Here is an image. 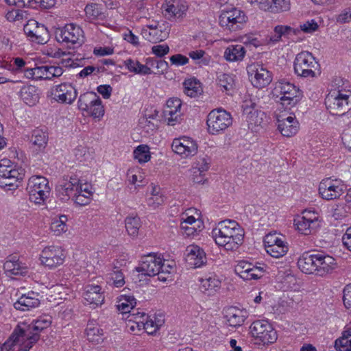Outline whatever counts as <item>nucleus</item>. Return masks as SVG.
Segmentation results:
<instances>
[{
  "instance_id": "nucleus-52",
  "label": "nucleus",
  "mask_w": 351,
  "mask_h": 351,
  "mask_svg": "<svg viewBox=\"0 0 351 351\" xmlns=\"http://www.w3.org/2000/svg\"><path fill=\"white\" fill-rule=\"evenodd\" d=\"M147 320L145 321L142 330H145L147 334L152 335L156 332L164 324V319L156 317L147 316Z\"/></svg>"
},
{
  "instance_id": "nucleus-13",
  "label": "nucleus",
  "mask_w": 351,
  "mask_h": 351,
  "mask_svg": "<svg viewBox=\"0 0 351 351\" xmlns=\"http://www.w3.org/2000/svg\"><path fill=\"white\" fill-rule=\"evenodd\" d=\"M56 39L69 47L75 45L80 46L84 42V33L80 26L69 23L56 32Z\"/></svg>"
},
{
  "instance_id": "nucleus-37",
  "label": "nucleus",
  "mask_w": 351,
  "mask_h": 351,
  "mask_svg": "<svg viewBox=\"0 0 351 351\" xmlns=\"http://www.w3.org/2000/svg\"><path fill=\"white\" fill-rule=\"evenodd\" d=\"M77 191L72 198L74 202L79 206L89 204L94 193L92 186L88 184H81Z\"/></svg>"
},
{
  "instance_id": "nucleus-42",
  "label": "nucleus",
  "mask_w": 351,
  "mask_h": 351,
  "mask_svg": "<svg viewBox=\"0 0 351 351\" xmlns=\"http://www.w3.org/2000/svg\"><path fill=\"white\" fill-rule=\"evenodd\" d=\"M85 334L87 339L94 343L98 344L104 339V332L95 321H89L87 324Z\"/></svg>"
},
{
  "instance_id": "nucleus-36",
  "label": "nucleus",
  "mask_w": 351,
  "mask_h": 351,
  "mask_svg": "<svg viewBox=\"0 0 351 351\" xmlns=\"http://www.w3.org/2000/svg\"><path fill=\"white\" fill-rule=\"evenodd\" d=\"M317 254L304 253L298 261L299 269L305 274L316 273Z\"/></svg>"
},
{
  "instance_id": "nucleus-26",
  "label": "nucleus",
  "mask_w": 351,
  "mask_h": 351,
  "mask_svg": "<svg viewBox=\"0 0 351 351\" xmlns=\"http://www.w3.org/2000/svg\"><path fill=\"white\" fill-rule=\"evenodd\" d=\"M185 261L192 268H198L206 263V256L204 250L196 245L187 246L185 250Z\"/></svg>"
},
{
  "instance_id": "nucleus-3",
  "label": "nucleus",
  "mask_w": 351,
  "mask_h": 351,
  "mask_svg": "<svg viewBox=\"0 0 351 351\" xmlns=\"http://www.w3.org/2000/svg\"><path fill=\"white\" fill-rule=\"evenodd\" d=\"M250 333L258 345L272 344L278 339L276 330L267 320L265 319L253 322L250 326Z\"/></svg>"
},
{
  "instance_id": "nucleus-5",
  "label": "nucleus",
  "mask_w": 351,
  "mask_h": 351,
  "mask_svg": "<svg viewBox=\"0 0 351 351\" xmlns=\"http://www.w3.org/2000/svg\"><path fill=\"white\" fill-rule=\"evenodd\" d=\"M325 105L332 115L341 116L351 109V90H338L329 93Z\"/></svg>"
},
{
  "instance_id": "nucleus-57",
  "label": "nucleus",
  "mask_w": 351,
  "mask_h": 351,
  "mask_svg": "<svg viewBox=\"0 0 351 351\" xmlns=\"http://www.w3.org/2000/svg\"><path fill=\"white\" fill-rule=\"evenodd\" d=\"M210 160L206 157H198L194 162L192 167V173H204L209 169Z\"/></svg>"
},
{
  "instance_id": "nucleus-24",
  "label": "nucleus",
  "mask_w": 351,
  "mask_h": 351,
  "mask_svg": "<svg viewBox=\"0 0 351 351\" xmlns=\"http://www.w3.org/2000/svg\"><path fill=\"white\" fill-rule=\"evenodd\" d=\"M181 107L182 101L178 98H170L167 101L164 116L169 125L173 126L181 121Z\"/></svg>"
},
{
  "instance_id": "nucleus-54",
  "label": "nucleus",
  "mask_w": 351,
  "mask_h": 351,
  "mask_svg": "<svg viewBox=\"0 0 351 351\" xmlns=\"http://www.w3.org/2000/svg\"><path fill=\"white\" fill-rule=\"evenodd\" d=\"M128 182L134 186L135 189L146 184L144 176L139 169H130L127 173Z\"/></svg>"
},
{
  "instance_id": "nucleus-19",
  "label": "nucleus",
  "mask_w": 351,
  "mask_h": 351,
  "mask_svg": "<svg viewBox=\"0 0 351 351\" xmlns=\"http://www.w3.org/2000/svg\"><path fill=\"white\" fill-rule=\"evenodd\" d=\"M48 96L58 103L71 104L75 100L77 92L71 84L64 82L51 87Z\"/></svg>"
},
{
  "instance_id": "nucleus-43",
  "label": "nucleus",
  "mask_w": 351,
  "mask_h": 351,
  "mask_svg": "<svg viewBox=\"0 0 351 351\" xmlns=\"http://www.w3.org/2000/svg\"><path fill=\"white\" fill-rule=\"evenodd\" d=\"M246 53L245 47L241 45H230L225 50L223 56L228 62L241 61Z\"/></svg>"
},
{
  "instance_id": "nucleus-28",
  "label": "nucleus",
  "mask_w": 351,
  "mask_h": 351,
  "mask_svg": "<svg viewBox=\"0 0 351 351\" xmlns=\"http://www.w3.org/2000/svg\"><path fill=\"white\" fill-rule=\"evenodd\" d=\"M234 270L236 274L244 280L258 279L263 274V268L245 261H239L235 266Z\"/></svg>"
},
{
  "instance_id": "nucleus-4",
  "label": "nucleus",
  "mask_w": 351,
  "mask_h": 351,
  "mask_svg": "<svg viewBox=\"0 0 351 351\" xmlns=\"http://www.w3.org/2000/svg\"><path fill=\"white\" fill-rule=\"evenodd\" d=\"M26 190L29 200L35 204L41 205L49 196L51 188L46 178L33 176L29 178Z\"/></svg>"
},
{
  "instance_id": "nucleus-29",
  "label": "nucleus",
  "mask_w": 351,
  "mask_h": 351,
  "mask_svg": "<svg viewBox=\"0 0 351 351\" xmlns=\"http://www.w3.org/2000/svg\"><path fill=\"white\" fill-rule=\"evenodd\" d=\"M187 8L185 0H165L162 5L165 16L169 19L182 17Z\"/></svg>"
},
{
  "instance_id": "nucleus-61",
  "label": "nucleus",
  "mask_w": 351,
  "mask_h": 351,
  "mask_svg": "<svg viewBox=\"0 0 351 351\" xmlns=\"http://www.w3.org/2000/svg\"><path fill=\"white\" fill-rule=\"evenodd\" d=\"M292 30L291 27L287 25L276 26L274 30V35L271 36L269 40L272 43H277L280 40L283 35L289 34Z\"/></svg>"
},
{
  "instance_id": "nucleus-16",
  "label": "nucleus",
  "mask_w": 351,
  "mask_h": 351,
  "mask_svg": "<svg viewBox=\"0 0 351 351\" xmlns=\"http://www.w3.org/2000/svg\"><path fill=\"white\" fill-rule=\"evenodd\" d=\"M169 32L170 27L167 23L154 22L144 26L141 29V35L149 42L156 43L167 39Z\"/></svg>"
},
{
  "instance_id": "nucleus-14",
  "label": "nucleus",
  "mask_w": 351,
  "mask_h": 351,
  "mask_svg": "<svg viewBox=\"0 0 351 351\" xmlns=\"http://www.w3.org/2000/svg\"><path fill=\"white\" fill-rule=\"evenodd\" d=\"M66 258V252L60 245L46 246L40 254V261L43 265L49 269H55L62 265Z\"/></svg>"
},
{
  "instance_id": "nucleus-60",
  "label": "nucleus",
  "mask_w": 351,
  "mask_h": 351,
  "mask_svg": "<svg viewBox=\"0 0 351 351\" xmlns=\"http://www.w3.org/2000/svg\"><path fill=\"white\" fill-rule=\"evenodd\" d=\"M160 273L157 274L158 279L160 281L165 282L168 280L170 277V274L173 271V265L162 258V263L160 264Z\"/></svg>"
},
{
  "instance_id": "nucleus-64",
  "label": "nucleus",
  "mask_w": 351,
  "mask_h": 351,
  "mask_svg": "<svg viewBox=\"0 0 351 351\" xmlns=\"http://www.w3.org/2000/svg\"><path fill=\"white\" fill-rule=\"evenodd\" d=\"M27 62L26 61H25V60H23L21 58L16 57V58H14L12 59V65L14 67L13 69L16 72H18V73L23 72L24 73L25 77V71L27 69H32V68L27 67Z\"/></svg>"
},
{
  "instance_id": "nucleus-1",
  "label": "nucleus",
  "mask_w": 351,
  "mask_h": 351,
  "mask_svg": "<svg viewBox=\"0 0 351 351\" xmlns=\"http://www.w3.org/2000/svg\"><path fill=\"white\" fill-rule=\"evenodd\" d=\"M212 236L218 246L234 251L243 243L244 232L236 221L228 219L218 223Z\"/></svg>"
},
{
  "instance_id": "nucleus-38",
  "label": "nucleus",
  "mask_w": 351,
  "mask_h": 351,
  "mask_svg": "<svg viewBox=\"0 0 351 351\" xmlns=\"http://www.w3.org/2000/svg\"><path fill=\"white\" fill-rule=\"evenodd\" d=\"M289 0H263L261 2V10L273 13L286 12L290 10Z\"/></svg>"
},
{
  "instance_id": "nucleus-45",
  "label": "nucleus",
  "mask_w": 351,
  "mask_h": 351,
  "mask_svg": "<svg viewBox=\"0 0 351 351\" xmlns=\"http://www.w3.org/2000/svg\"><path fill=\"white\" fill-rule=\"evenodd\" d=\"M136 304L132 295L121 294L117 298V308L122 313H130Z\"/></svg>"
},
{
  "instance_id": "nucleus-6",
  "label": "nucleus",
  "mask_w": 351,
  "mask_h": 351,
  "mask_svg": "<svg viewBox=\"0 0 351 351\" xmlns=\"http://www.w3.org/2000/svg\"><path fill=\"white\" fill-rule=\"evenodd\" d=\"M77 106L80 110L94 119H100L105 113L102 101L94 92H86L82 94L78 99Z\"/></svg>"
},
{
  "instance_id": "nucleus-59",
  "label": "nucleus",
  "mask_w": 351,
  "mask_h": 351,
  "mask_svg": "<svg viewBox=\"0 0 351 351\" xmlns=\"http://www.w3.org/2000/svg\"><path fill=\"white\" fill-rule=\"evenodd\" d=\"M86 16L89 21L97 20L102 14L99 4H88L84 9Z\"/></svg>"
},
{
  "instance_id": "nucleus-44",
  "label": "nucleus",
  "mask_w": 351,
  "mask_h": 351,
  "mask_svg": "<svg viewBox=\"0 0 351 351\" xmlns=\"http://www.w3.org/2000/svg\"><path fill=\"white\" fill-rule=\"evenodd\" d=\"M147 316L143 312H137L130 313L128 316V326L130 330L135 333L142 330L145 321L147 320Z\"/></svg>"
},
{
  "instance_id": "nucleus-23",
  "label": "nucleus",
  "mask_w": 351,
  "mask_h": 351,
  "mask_svg": "<svg viewBox=\"0 0 351 351\" xmlns=\"http://www.w3.org/2000/svg\"><path fill=\"white\" fill-rule=\"evenodd\" d=\"M276 119L278 129L282 136L291 137L298 132L300 125L294 114H276Z\"/></svg>"
},
{
  "instance_id": "nucleus-31",
  "label": "nucleus",
  "mask_w": 351,
  "mask_h": 351,
  "mask_svg": "<svg viewBox=\"0 0 351 351\" xmlns=\"http://www.w3.org/2000/svg\"><path fill=\"white\" fill-rule=\"evenodd\" d=\"M316 274L323 276L332 273L337 267V263L332 256L324 253H317Z\"/></svg>"
},
{
  "instance_id": "nucleus-25",
  "label": "nucleus",
  "mask_w": 351,
  "mask_h": 351,
  "mask_svg": "<svg viewBox=\"0 0 351 351\" xmlns=\"http://www.w3.org/2000/svg\"><path fill=\"white\" fill-rule=\"evenodd\" d=\"M189 209L186 213H184L181 217L180 228L184 235L187 237L194 236L198 231H200L203 227V222L199 218L193 215H189L192 213Z\"/></svg>"
},
{
  "instance_id": "nucleus-48",
  "label": "nucleus",
  "mask_w": 351,
  "mask_h": 351,
  "mask_svg": "<svg viewBox=\"0 0 351 351\" xmlns=\"http://www.w3.org/2000/svg\"><path fill=\"white\" fill-rule=\"evenodd\" d=\"M217 84L222 91L230 94L235 87V80L232 75L221 73L217 77Z\"/></svg>"
},
{
  "instance_id": "nucleus-55",
  "label": "nucleus",
  "mask_w": 351,
  "mask_h": 351,
  "mask_svg": "<svg viewBox=\"0 0 351 351\" xmlns=\"http://www.w3.org/2000/svg\"><path fill=\"white\" fill-rule=\"evenodd\" d=\"M31 141L39 149H43L47 144V134L41 129H36L32 132Z\"/></svg>"
},
{
  "instance_id": "nucleus-40",
  "label": "nucleus",
  "mask_w": 351,
  "mask_h": 351,
  "mask_svg": "<svg viewBox=\"0 0 351 351\" xmlns=\"http://www.w3.org/2000/svg\"><path fill=\"white\" fill-rule=\"evenodd\" d=\"M121 266V264L119 261H114L112 265H110V271L108 274V283L117 288L123 287L125 284L123 274L121 270L119 269Z\"/></svg>"
},
{
  "instance_id": "nucleus-34",
  "label": "nucleus",
  "mask_w": 351,
  "mask_h": 351,
  "mask_svg": "<svg viewBox=\"0 0 351 351\" xmlns=\"http://www.w3.org/2000/svg\"><path fill=\"white\" fill-rule=\"evenodd\" d=\"M52 322L51 317L49 315H43L39 317L37 319L32 322V323L26 328H22L23 332L25 333L27 331L30 335H37L38 339H40V332L45 328L50 326Z\"/></svg>"
},
{
  "instance_id": "nucleus-10",
  "label": "nucleus",
  "mask_w": 351,
  "mask_h": 351,
  "mask_svg": "<svg viewBox=\"0 0 351 351\" xmlns=\"http://www.w3.org/2000/svg\"><path fill=\"white\" fill-rule=\"evenodd\" d=\"M232 123L231 114L222 109L213 110L207 116L208 131L212 135L223 132L232 125Z\"/></svg>"
},
{
  "instance_id": "nucleus-58",
  "label": "nucleus",
  "mask_w": 351,
  "mask_h": 351,
  "mask_svg": "<svg viewBox=\"0 0 351 351\" xmlns=\"http://www.w3.org/2000/svg\"><path fill=\"white\" fill-rule=\"evenodd\" d=\"M287 243L278 244L269 247L265 248L266 252L271 256L278 258L285 256L288 252Z\"/></svg>"
},
{
  "instance_id": "nucleus-8",
  "label": "nucleus",
  "mask_w": 351,
  "mask_h": 351,
  "mask_svg": "<svg viewBox=\"0 0 351 351\" xmlns=\"http://www.w3.org/2000/svg\"><path fill=\"white\" fill-rule=\"evenodd\" d=\"M247 17L245 14L237 8L223 10L219 18L221 27L230 32H237L241 29L246 23Z\"/></svg>"
},
{
  "instance_id": "nucleus-18",
  "label": "nucleus",
  "mask_w": 351,
  "mask_h": 351,
  "mask_svg": "<svg viewBox=\"0 0 351 351\" xmlns=\"http://www.w3.org/2000/svg\"><path fill=\"white\" fill-rule=\"evenodd\" d=\"M343 184L341 180L327 178L323 179L319 184V193L326 200L339 198L343 193Z\"/></svg>"
},
{
  "instance_id": "nucleus-22",
  "label": "nucleus",
  "mask_w": 351,
  "mask_h": 351,
  "mask_svg": "<svg viewBox=\"0 0 351 351\" xmlns=\"http://www.w3.org/2000/svg\"><path fill=\"white\" fill-rule=\"evenodd\" d=\"M172 150L183 158L195 156L197 152V144L191 138L181 136L175 138L171 144Z\"/></svg>"
},
{
  "instance_id": "nucleus-17",
  "label": "nucleus",
  "mask_w": 351,
  "mask_h": 351,
  "mask_svg": "<svg viewBox=\"0 0 351 351\" xmlns=\"http://www.w3.org/2000/svg\"><path fill=\"white\" fill-rule=\"evenodd\" d=\"M64 73L61 66L43 65L36 66L25 71V77L34 80H51L54 77H60Z\"/></svg>"
},
{
  "instance_id": "nucleus-41",
  "label": "nucleus",
  "mask_w": 351,
  "mask_h": 351,
  "mask_svg": "<svg viewBox=\"0 0 351 351\" xmlns=\"http://www.w3.org/2000/svg\"><path fill=\"white\" fill-rule=\"evenodd\" d=\"M37 91L38 90L34 86H24L20 90L19 96L25 104L29 106H33L39 101V95Z\"/></svg>"
},
{
  "instance_id": "nucleus-49",
  "label": "nucleus",
  "mask_w": 351,
  "mask_h": 351,
  "mask_svg": "<svg viewBox=\"0 0 351 351\" xmlns=\"http://www.w3.org/2000/svg\"><path fill=\"white\" fill-rule=\"evenodd\" d=\"M125 226L128 234L131 237H136L141 226V219L137 215L128 216L125 219Z\"/></svg>"
},
{
  "instance_id": "nucleus-11",
  "label": "nucleus",
  "mask_w": 351,
  "mask_h": 351,
  "mask_svg": "<svg viewBox=\"0 0 351 351\" xmlns=\"http://www.w3.org/2000/svg\"><path fill=\"white\" fill-rule=\"evenodd\" d=\"M319 64L313 55L308 51L298 53L294 60V71L298 75L304 77H314Z\"/></svg>"
},
{
  "instance_id": "nucleus-63",
  "label": "nucleus",
  "mask_w": 351,
  "mask_h": 351,
  "mask_svg": "<svg viewBox=\"0 0 351 351\" xmlns=\"http://www.w3.org/2000/svg\"><path fill=\"white\" fill-rule=\"evenodd\" d=\"M348 215L346 206L343 204L335 205L331 210V216L335 220H341Z\"/></svg>"
},
{
  "instance_id": "nucleus-47",
  "label": "nucleus",
  "mask_w": 351,
  "mask_h": 351,
  "mask_svg": "<svg viewBox=\"0 0 351 351\" xmlns=\"http://www.w3.org/2000/svg\"><path fill=\"white\" fill-rule=\"evenodd\" d=\"M124 66L132 73L138 75H149L152 73L151 69L145 64L140 63L138 60L132 58L124 61Z\"/></svg>"
},
{
  "instance_id": "nucleus-39",
  "label": "nucleus",
  "mask_w": 351,
  "mask_h": 351,
  "mask_svg": "<svg viewBox=\"0 0 351 351\" xmlns=\"http://www.w3.org/2000/svg\"><path fill=\"white\" fill-rule=\"evenodd\" d=\"M3 268L8 275L24 276L27 273V267L16 256L9 258L4 263Z\"/></svg>"
},
{
  "instance_id": "nucleus-9",
  "label": "nucleus",
  "mask_w": 351,
  "mask_h": 351,
  "mask_svg": "<svg viewBox=\"0 0 351 351\" xmlns=\"http://www.w3.org/2000/svg\"><path fill=\"white\" fill-rule=\"evenodd\" d=\"M38 341L37 335H32L28 331L25 333L19 326L9 339L3 344L1 343V351H11L16 344L20 345L22 350L28 351Z\"/></svg>"
},
{
  "instance_id": "nucleus-15",
  "label": "nucleus",
  "mask_w": 351,
  "mask_h": 351,
  "mask_svg": "<svg viewBox=\"0 0 351 351\" xmlns=\"http://www.w3.org/2000/svg\"><path fill=\"white\" fill-rule=\"evenodd\" d=\"M247 72L252 84L262 88L268 86L272 81V75L263 64L254 62L247 66Z\"/></svg>"
},
{
  "instance_id": "nucleus-7",
  "label": "nucleus",
  "mask_w": 351,
  "mask_h": 351,
  "mask_svg": "<svg viewBox=\"0 0 351 351\" xmlns=\"http://www.w3.org/2000/svg\"><path fill=\"white\" fill-rule=\"evenodd\" d=\"M321 221V217L318 212L306 209L294 219L293 224L300 234L311 235L320 227Z\"/></svg>"
},
{
  "instance_id": "nucleus-30",
  "label": "nucleus",
  "mask_w": 351,
  "mask_h": 351,
  "mask_svg": "<svg viewBox=\"0 0 351 351\" xmlns=\"http://www.w3.org/2000/svg\"><path fill=\"white\" fill-rule=\"evenodd\" d=\"M40 294L36 292L29 291L27 293L22 294V295L14 304V306L16 310L21 311H30L39 306Z\"/></svg>"
},
{
  "instance_id": "nucleus-51",
  "label": "nucleus",
  "mask_w": 351,
  "mask_h": 351,
  "mask_svg": "<svg viewBox=\"0 0 351 351\" xmlns=\"http://www.w3.org/2000/svg\"><path fill=\"white\" fill-rule=\"evenodd\" d=\"M335 348L337 351H351V329L343 331L335 340Z\"/></svg>"
},
{
  "instance_id": "nucleus-46",
  "label": "nucleus",
  "mask_w": 351,
  "mask_h": 351,
  "mask_svg": "<svg viewBox=\"0 0 351 351\" xmlns=\"http://www.w3.org/2000/svg\"><path fill=\"white\" fill-rule=\"evenodd\" d=\"M184 93L190 97H195L202 93L201 83L195 78H189L183 82Z\"/></svg>"
},
{
  "instance_id": "nucleus-62",
  "label": "nucleus",
  "mask_w": 351,
  "mask_h": 351,
  "mask_svg": "<svg viewBox=\"0 0 351 351\" xmlns=\"http://www.w3.org/2000/svg\"><path fill=\"white\" fill-rule=\"evenodd\" d=\"M264 245L265 247H269L274 245H277L278 244L287 243L285 241L282 239L281 235L278 234L277 233H269L264 238Z\"/></svg>"
},
{
  "instance_id": "nucleus-35",
  "label": "nucleus",
  "mask_w": 351,
  "mask_h": 351,
  "mask_svg": "<svg viewBox=\"0 0 351 351\" xmlns=\"http://www.w3.org/2000/svg\"><path fill=\"white\" fill-rule=\"evenodd\" d=\"M247 312L244 309L231 306L226 311V317L228 324L232 327L241 326L247 317Z\"/></svg>"
},
{
  "instance_id": "nucleus-21",
  "label": "nucleus",
  "mask_w": 351,
  "mask_h": 351,
  "mask_svg": "<svg viewBox=\"0 0 351 351\" xmlns=\"http://www.w3.org/2000/svg\"><path fill=\"white\" fill-rule=\"evenodd\" d=\"M23 30L32 42L38 44H45L50 38L47 28L36 20H29L24 25Z\"/></svg>"
},
{
  "instance_id": "nucleus-12",
  "label": "nucleus",
  "mask_w": 351,
  "mask_h": 351,
  "mask_svg": "<svg viewBox=\"0 0 351 351\" xmlns=\"http://www.w3.org/2000/svg\"><path fill=\"white\" fill-rule=\"evenodd\" d=\"M23 170L16 169L10 160H0V186H17L16 182L23 180Z\"/></svg>"
},
{
  "instance_id": "nucleus-53",
  "label": "nucleus",
  "mask_w": 351,
  "mask_h": 351,
  "mask_svg": "<svg viewBox=\"0 0 351 351\" xmlns=\"http://www.w3.org/2000/svg\"><path fill=\"white\" fill-rule=\"evenodd\" d=\"M68 218L66 215H62L58 218H55L51 223L50 228L56 235H60L67 231L66 222Z\"/></svg>"
},
{
  "instance_id": "nucleus-33",
  "label": "nucleus",
  "mask_w": 351,
  "mask_h": 351,
  "mask_svg": "<svg viewBox=\"0 0 351 351\" xmlns=\"http://www.w3.org/2000/svg\"><path fill=\"white\" fill-rule=\"evenodd\" d=\"M84 298L87 304L98 306L104 300V295L101 288L98 285H87L84 293Z\"/></svg>"
},
{
  "instance_id": "nucleus-56",
  "label": "nucleus",
  "mask_w": 351,
  "mask_h": 351,
  "mask_svg": "<svg viewBox=\"0 0 351 351\" xmlns=\"http://www.w3.org/2000/svg\"><path fill=\"white\" fill-rule=\"evenodd\" d=\"M134 157L140 163H144L150 160L149 148L147 145H141L134 151Z\"/></svg>"
},
{
  "instance_id": "nucleus-27",
  "label": "nucleus",
  "mask_w": 351,
  "mask_h": 351,
  "mask_svg": "<svg viewBox=\"0 0 351 351\" xmlns=\"http://www.w3.org/2000/svg\"><path fill=\"white\" fill-rule=\"evenodd\" d=\"M162 258L155 254H149L143 258V261L137 268V271L149 276H154L160 273V264Z\"/></svg>"
},
{
  "instance_id": "nucleus-20",
  "label": "nucleus",
  "mask_w": 351,
  "mask_h": 351,
  "mask_svg": "<svg viewBox=\"0 0 351 351\" xmlns=\"http://www.w3.org/2000/svg\"><path fill=\"white\" fill-rule=\"evenodd\" d=\"M80 184V180L77 176H64L56 186L57 194L62 200L67 201L73 197Z\"/></svg>"
},
{
  "instance_id": "nucleus-32",
  "label": "nucleus",
  "mask_w": 351,
  "mask_h": 351,
  "mask_svg": "<svg viewBox=\"0 0 351 351\" xmlns=\"http://www.w3.org/2000/svg\"><path fill=\"white\" fill-rule=\"evenodd\" d=\"M199 289L202 292L208 295H215L221 288V282L215 274H209L199 280Z\"/></svg>"
},
{
  "instance_id": "nucleus-50",
  "label": "nucleus",
  "mask_w": 351,
  "mask_h": 351,
  "mask_svg": "<svg viewBox=\"0 0 351 351\" xmlns=\"http://www.w3.org/2000/svg\"><path fill=\"white\" fill-rule=\"evenodd\" d=\"M165 202V197L162 194L160 188L156 185L152 186L150 197L147 199V205L156 208Z\"/></svg>"
},
{
  "instance_id": "nucleus-2",
  "label": "nucleus",
  "mask_w": 351,
  "mask_h": 351,
  "mask_svg": "<svg viewBox=\"0 0 351 351\" xmlns=\"http://www.w3.org/2000/svg\"><path fill=\"white\" fill-rule=\"evenodd\" d=\"M274 95L278 99V103L282 108L290 109L295 106L302 98L299 88L286 81H279L276 84Z\"/></svg>"
}]
</instances>
